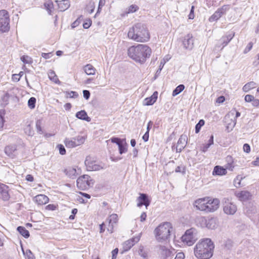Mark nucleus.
I'll use <instances>...</instances> for the list:
<instances>
[{
	"mask_svg": "<svg viewBox=\"0 0 259 259\" xmlns=\"http://www.w3.org/2000/svg\"><path fill=\"white\" fill-rule=\"evenodd\" d=\"M214 245L209 238L200 239L196 244L194 253L198 259H209L213 254Z\"/></svg>",
	"mask_w": 259,
	"mask_h": 259,
	"instance_id": "f257e3e1",
	"label": "nucleus"
},
{
	"mask_svg": "<svg viewBox=\"0 0 259 259\" xmlns=\"http://www.w3.org/2000/svg\"><path fill=\"white\" fill-rule=\"evenodd\" d=\"M152 53L151 48L146 45L138 44L127 49L128 56L135 62L143 64Z\"/></svg>",
	"mask_w": 259,
	"mask_h": 259,
	"instance_id": "f03ea898",
	"label": "nucleus"
},
{
	"mask_svg": "<svg viewBox=\"0 0 259 259\" xmlns=\"http://www.w3.org/2000/svg\"><path fill=\"white\" fill-rule=\"evenodd\" d=\"M127 36L130 39L137 42H147L150 39V34L147 28L141 23H137L131 28Z\"/></svg>",
	"mask_w": 259,
	"mask_h": 259,
	"instance_id": "7ed1b4c3",
	"label": "nucleus"
},
{
	"mask_svg": "<svg viewBox=\"0 0 259 259\" xmlns=\"http://www.w3.org/2000/svg\"><path fill=\"white\" fill-rule=\"evenodd\" d=\"M172 229V225L169 222L160 224L154 231L156 239L159 242L166 241L170 237Z\"/></svg>",
	"mask_w": 259,
	"mask_h": 259,
	"instance_id": "20e7f679",
	"label": "nucleus"
},
{
	"mask_svg": "<svg viewBox=\"0 0 259 259\" xmlns=\"http://www.w3.org/2000/svg\"><path fill=\"white\" fill-rule=\"evenodd\" d=\"M46 1L44 6L49 14L55 9H58L60 11H64L70 6L69 1Z\"/></svg>",
	"mask_w": 259,
	"mask_h": 259,
	"instance_id": "39448f33",
	"label": "nucleus"
},
{
	"mask_svg": "<svg viewBox=\"0 0 259 259\" xmlns=\"http://www.w3.org/2000/svg\"><path fill=\"white\" fill-rule=\"evenodd\" d=\"M198 238L197 230L192 228L185 232L181 237V240L184 244L190 246L194 244Z\"/></svg>",
	"mask_w": 259,
	"mask_h": 259,
	"instance_id": "423d86ee",
	"label": "nucleus"
},
{
	"mask_svg": "<svg viewBox=\"0 0 259 259\" xmlns=\"http://www.w3.org/2000/svg\"><path fill=\"white\" fill-rule=\"evenodd\" d=\"M84 164L88 171H97L103 169L105 164L103 163H98L94 158L90 156H87L84 161Z\"/></svg>",
	"mask_w": 259,
	"mask_h": 259,
	"instance_id": "0eeeda50",
	"label": "nucleus"
},
{
	"mask_svg": "<svg viewBox=\"0 0 259 259\" xmlns=\"http://www.w3.org/2000/svg\"><path fill=\"white\" fill-rule=\"evenodd\" d=\"M10 29L9 17L6 10L0 11V31L5 32Z\"/></svg>",
	"mask_w": 259,
	"mask_h": 259,
	"instance_id": "6e6552de",
	"label": "nucleus"
},
{
	"mask_svg": "<svg viewBox=\"0 0 259 259\" xmlns=\"http://www.w3.org/2000/svg\"><path fill=\"white\" fill-rule=\"evenodd\" d=\"M223 205V211L227 215H234L237 210V205L229 199H224Z\"/></svg>",
	"mask_w": 259,
	"mask_h": 259,
	"instance_id": "1a4fd4ad",
	"label": "nucleus"
},
{
	"mask_svg": "<svg viewBox=\"0 0 259 259\" xmlns=\"http://www.w3.org/2000/svg\"><path fill=\"white\" fill-rule=\"evenodd\" d=\"M156 248L159 259L172 258V251L166 246L158 245Z\"/></svg>",
	"mask_w": 259,
	"mask_h": 259,
	"instance_id": "9d476101",
	"label": "nucleus"
},
{
	"mask_svg": "<svg viewBox=\"0 0 259 259\" xmlns=\"http://www.w3.org/2000/svg\"><path fill=\"white\" fill-rule=\"evenodd\" d=\"M207 201V212H211L216 211L220 206V201L217 198L208 197Z\"/></svg>",
	"mask_w": 259,
	"mask_h": 259,
	"instance_id": "9b49d317",
	"label": "nucleus"
},
{
	"mask_svg": "<svg viewBox=\"0 0 259 259\" xmlns=\"http://www.w3.org/2000/svg\"><path fill=\"white\" fill-rule=\"evenodd\" d=\"M235 110H232L225 116L224 121L227 124V128L232 129L236 123V121L235 119Z\"/></svg>",
	"mask_w": 259,
	"mask_h": 259,
	"instance_id": "f8f14e48",
	"label": "nucleus"
},
{
	"mask_svg": "<svg viewBox=\"0 0 259 259\" xmlns=\"http://www.w3.org/2000/svg\"><path fill=\"white\" fill-rule=\"evenodd\" d=\"M229 9L228 5H224L221 8L219 9L209 18L210 22H213L218 20L222 15L225 14Z\"/></svg>",
	"mask_w": 259,
	"mask_h": 259,
	"instance_id": "ddd939ff",
	"label": "nucleus"
},
{
	"mask_svg": "<svg viewBox=\"0 0 259 259\" xmlns=\"http://www.w3.org/2000/svg\"><path fill=\"white\" fill-rule=\"evenodd\" d=\"M208 198L204 197L196 200L194 203V206L197 209L204 211L207 212V201Z\"/></svg>",
	"mask_w": 259,
	"mask_h": 259,
	"instance_id": "4468645a",
	"label": "nucleus"
},
{
	"mask_svg": "<svg viewBox=\"0 0 259 259\" xmlns=\"http://www.w3.org/2000/svg\"><path fill=\"white\" fill-rule=\"evenodd\" d=\"M94 184V181L90 176L84 175L82 176V190H85L92 187Z\"/></svg>",
	"mask_w": 259,
	"mask_h": 259,
	"instance_id": "2eb2a0df",
	"label": "nucleus"
},
{
	"mask_svg": "<svg viewBox=\"0 0 259 259\" xmlns=\"http://www.w3.org/2000/svg\"><path fill=\"white\" fill-rule=\"evenodd\" d=\"M183 45L184 47L186 49L191 50L194 46V39L192 34L189 33L187 34L183 40Z\"/></svg>",
	"mask_w": 259,
	"mask_h": 259,
	"instance_id": "dca6fc26",
	"label": "nucleus"
},
{
	"mask_svg": "<svg viewBox=\"0 0 259 259\" xmlns=\"http://www.w3.org/2000/svg\"><path fill=\"white\" fill-rule=\"evenodd\" d=\"M140 236H136L125 241L122 244L123 251H126L130 250L136 243L140 240Z\"/></svg>",
	"mask_w": 259,
	"mask_h": 259,
	"instance_id": "f3484780",
	"label": "nucleus"
},
{
	"mask_svg": "<svg viewBox=\"0 0 259 259\" xmlns=\"http://www.w3.org/2000/svg\"><path fill=\"white\" fill-rule=\"evenodd\" d=\"M10 198L8 187L5 184H0V199L7 201Z\"/></svg>",
	"mask_w": 259,
	"mask_h": 259,
	"instance_id": "a211bd4d",
	"label": "nucleus"
},
{
	"mask_svg": "<svg viewBox=\"0 0 259 259\" xmlns=\"http://www.w3.org/2000/svg\"><path fill=\"white\" fill-rule=\"evenodd\" d=\"M138 202L137 203V206L139 207H141L142 205H144L147 207L150 204V201L148 198V196L145 194L140 193V196L137 198V199Z\"/></svg>",
	"mask_w": 259,
	"mask_h": 259,
	"instance_id": "6ab92c4d",
	"label": "nucleus"
},
{
	"mask_svg": "<svg viewBox=\"0 0 259 259\" xmlns=\"http://www.w3.org/2000/svg\"><path fill=\"white\" fill-rule=\"evenodd\" d=\"M5 153L11 158H14L17 154V146L16 145H9L5 148Z\"/></svg>",
	"mask_w": 259,
	"mask_h": 259,
	"instance_id": "aec40b11",
	"label": "nucleus"
},
{
	"mask_svg": "<svg viewBox=\"0 0 259 259\" xmlns=\"http://www.w3.org/2000/svg\"><path fill=\"white\" fill-rule=\"evenodd\" d=\"M64 143L67 148H71L80 145L81 141L80 139H79L78 138H74L71 139H66L64 141Z\"/></svg>",
	"mask_w": 259,
	"mask_h": 259,
	"instance_id": "412c9836",
	"label": "nucleus"
},
{
	"mask_svg": "<svg viewBox=\"0 0 259 259\" xmlns=\"http://www.w3.org/2000/svg\"><path fill=\"white\" fill-rule=\"evenodd\" d=\"M187 144V137L185 135L181 136L176 146V151L180 152L186 146Z\"/></svg>",
	"mask_w": 259,
	"mask_h": 259,
	"instance_id": "4be33fe9",
	"label": "nucleus"
},
{
	"mask_svg": "<svg viewBox=\"0 0 259 259\" xmlns=\"http://www.w3.org/2000/svg\"><path fill=\"white\" fill-rule=\"evenodd\" d=\"M235 195L240 201H246L250 199L251 197L250 192L247 191L236 192Z\"/></svg>",
	"mask_w": 259,
	"mask_h": 259,
	"instance_id": "5701e85b",
	"label": "nucleus"
},
{
	"mask_svg": "<svg viewBox=\"0 0 259 259\" xmlns=\"http://www.w3.org/2000/svg\"><path fill=\"white\" fill-rule=\"evenodd\" d=\"M218 226V221L215 218H210L207 219L206 228L208 229L214 230Z\"/></svg>",
	"mask_w": 259,
	"mask_h": 259,
	"instance_id": "b1692460",
	"label": "nucleus"
},
{
	"mask_svg": "<svg viewBox=\"0 0 259 259\" xmlns=\"http://www.w3.org/2000/svg\"><path fill=\"white\" fill-rule=\"evenodd\" d=\"M49 200V198L43 194L37 195L33 198V200L38 205L45 204L48 202Z\"/></svg>",
	"mask_w": 259,
	"mask_h": 259,
	"instance_id": "393cba45",
	"label": "nucleus"
},
{
	"mask_svg": "<svg viewBox=\"0 0 259 259\" xmlns=\"http://www.w3.org/2000/svg\"><path fill=\"white\" fill-rule=\"evenodd\" d=\"M157 98V92H155L150 97L147 98L145 99L144 105L146 106L152 105L156 102Z\"/></svg>",
	"mask_w": 259,
	"mask_h": 259,
	"instance_id": "a878e982",
	"label": "nucleus"
},
{
	"mask_svg": "<svg viewBox=\"0 0 259 259\" xmlns=\"http://www.w3.org/2000/svg\"><path fill=\"white\" fill-rule=\"evenodd\" d=\"M109 224H111V229L108 228V231L110 233L113 232V224H116L118 221V215L116 214H112L110 215L108 219Z\"/></svg>",
	"mask_w": 259,
	"mask_h": 259,
	"instance_id": "bb28decb",
	"label": "nucleus"
},
{
	"mask_svg": "<svg viewBox=\"0 0 259 259\" xmlns=\"http://www.w3.org/2000/svg\"><path fill=\"white\" fill-rule=\"evenodd\" d=\"M227 173L226 169L220 166H216L214 167L213 171V175L222 176L225 175Z\"/></svg>",
	"mask_w": 259,
	"mask_h": 259,
	"instance_id": "cd10ccee",
	"label": "nucleus"
},
{
	"mask_svg": "<svg viewBox=\"0 0 259 259\" xmlns=\"http://www.w3.org/2000/svg\"><path fill=\"white\" fill-rule=\"evenodd\" d=\"M84 72L87 75H94L96 72V69L91 64H87L83 67Z\"/></svg>",
	"mask_w": 259,
	"mask_h": 259,
	"instance_id": "c85d7f7f",
	"label": "nucleus"
},
{
	"mask_svg": "<svg viewBox=\"0 0 259 259\" xmlns=\"http://www.w3.org/2000/svg\"><path fill=\"white\" fill-rule=\"evenodd\" d=\"M256 84L253 81H250L245 84L243 87V91L245 92H248L250 90L253 89L256 87Z\"/></svg>",
	"mask_w": 259,
	"mask_h": 259,
	"instance_id": "c756f323",
	"label": "nucleus"
},
{
	"mask_svg": "<svg viewBox=\"0 0 259 259\" xmlns=\"http://www.w3.org/2000/svg\"><path fill=\"white\" fill-rule=\"evenodd\" d=\"M207 219L204 217H200L197 220V225L202 228H206Z\"/></svg>",
	"mask_w": 259,
	"mask_h": 259,
	"instance_id": "7c9ffc66",
	"label": "nucleus"
},
{
	"mask_svg": "<svg viewBox=\"0 0 259 259\" xmlns=\"http://www.w3.org/2000/svg\"><path fill=\"white\" fill-rule=\"evenodd\" d=\"M17 230L19 233L25 238H27L29 237V233L25 227L19 226L17 228Z\"/></svg>",
	"mask_w": 259,
	"mask_h": 259,
	"instance_id": "2f4dec72",
	"label": "nucleus"
},
{
	"mask_svg": "<svg viewBox=\"0 0 259 259\" xmlns=\"http://www.w3.org/2000/svg\"><path fill=\"white\" fill-rule=\"evenodd\" d=\"M48 76L50 80L53 82L55 83L59 82V80L54 71L50 70L48 72Z\"/></svg>",
	"mask_w": 259,
	"mask_h": 259,
	"instance_id": "473e14b6",
	"label": "nucleus"
},
{
	"mask_svg": "<svg viewBox=\"0 0 259 259\" xmlns=\"http://www.w3.org/2000/svg\"><path fill=\"white\" fill-rule=\"evenodd\" d=\"M235 33H232V34H230L226 36H224L222 37V41L223 42V47L226 46L230 41L233 38L234 36Z\"/></svg>",
	"mask_w": 259,
	"mask_h": 259,
	"instance_id": "72a5a7b5",
	"label": "nucleus"
},
{
	"mask_svg": "<svg viewBox=\"0 0 259 259\" xmlns=\"http://www.w3.org/2000/svg\"><path fill=\"white\" fill-rule=\"evenodd\" d=\"M185 89V86L183 84L178 85L172 92V96H176L182 92Z\"/></svg>",
	"mask_w": 259,
	"mask_h": 259,
	"instance_id": "f704fd0d",
	"label": "nucleus"
},
{
	"mask_svg": "<svg viewBox=\"0 0 259 259\" xmlns=\"http://www.w3.org/2000/svg\"><path fill=\"white\" fill-rule=\"evenodd\" d=\"M66 175L69 177L73 178L75 176L76 174V170L74 168H69L66 170Z\"/></svg>",
	"mask_w": 259,
	"mask_h": 259,
	"instance_id": "c9c22d12",
	"label": "nucleus"
},
{
	"mask_svg": "<svg viewBox=\"0 0 259 259\" xmlns=\"http://www.w3.org/2000/svg\"><path fill=\"white\" fill-rule=\"evenodd\" d=\"M36 103V99L34 97H31L28 101V106L30 109H34Z\"/></svg>",
	"mask_w": 259,
	"mask_h": 259,
	"instance_id": "e433bc0d",
	"label": "nucleus"
},
{
	"mask_svg": "<svg viewBox=\"0 0 259 259\" xmlns=\"http://www.w3.org/2000/svg\"><path fill=\"white\" fill-rule=\"evenodd\" d=\"M10 96L8 93H5L2 97V104L4 106L6 105L8 103Z\"/></svg>",
	"mask_w": 259,
	"mask_h": 259,
	"instance_id": "4c0bfd02",
	"label": "nucleus"
},
{
	"mask_svg": "<svg viewBox=\"0 0 259 259\" xmlns=\"http://www.w3.org/2000/svg\"><path fill=\"white\" fill-rule=\"evenodd\" d=\"M21 60L25 64H30L32 63V59L28 56H23L21 57Z\"/></svg>",
	"mask_w": 259,
	"mask_h": 259,
	"instance_id": "58836bf2",
	"label": "nucleus"
},
{
	"mask_svg": "<svg viewBox=\"0 0 259 259\" xmlns=\"http://www.w3.org/2000/svg\"><path fill=\"white\" fill-rule=\"evenodd\" d=\"M204 121L203 119H201L199 120L198 123L196 124L195 126V132L196 133H198L200 130L201 127L204 124Z\"/></svg>",
	"mask_w": 259,
	"mask_h": 259,
	"instance_id": "ea45409f",
	"label": "nucleus"
},
{
	"mask_svg": "<svg viewBox=\"0 0 259 259\" xmlns=\"http://www.w3.org/2000/svg\"><path fill=\"white\" fill-rule=\"evenodd\" d=\"M139 9L138 6L136 5H132L130 6L127 9V13H132L136 12Z\"/></svg>",
	"mask_w": 259,
	"mask_h": 259,
	"instance_id": "a19ab883",
	"label": "nucleus"
},
{
	"mask_svg": "<svg viewBox=\"0 0 259 259\" xmlns=\"http://www.w3.org/2000/svg\"><path fill=\"white\" fill-rule=\"evenodd\" d=\"M138 252L140 255H141L143 258H146L147 256V253L144 250V247L143 246H140Z\"/></svg>",
	"mask_w": 259,
	"mask_h": 259,
	"instance_id": "79ce46f5",
	"label": "nucleus"
},
{
	"mask_svg": "<svg viewBox=\"0 0 259 259\" xmlns=\"http://www.w3.org/2000/svg\"><path fill=\"white\" fill-rule=\"evenodd\" d=\"M41 122L40 120H38L36 121V130H37V132L39 133L40 134H41L43 133L41 127Z\"/></svg>",
	"mask_w": 259,
	"mask_h": 259,
	"instance_id": "37998d69",
	"label": "nucleus"
},
{
	"mask_svg": "<svg viewBox=\"0 0 259 259\" xmlns=\"http://www.w3.org/2000/svg\"><path fill=\"white\" fill-rule=\"evenodd\" d=\"M119 152L120 154L125 153L127 151V149L121 143L120 144H118Z\"/></svg>",
	"mask_w": 259,
	"mask_h": 259,
	"instance_id": "c03bdc74",
	"label": "nucleus"
},
{
	"mask_svg": "<svg viewBox=\"0 0 259 259\" xmlns=\"http://www.w3.org/2000/svg\"><path fill=\"white\" fill-rule=\"evenodd\" d=\"M57 147L59 150V153L61 155H65L66 153V150L65 149L64 146L63 145L59 144L57 145Z\"/></svg>",
	"mask_w": 259,
	"mask_h": 259,
	"instance_id": "a18cd8bd",
	"label": "nucleus"
},
{
	"mask_svg": "<svg viewBox=\"0 0 259 259\" xmlns=\"http://www.w3.org/2000/svg\"><path fill=\"white\" fill-rule=\"evenodd\" d=\"M82 120H85L88 122H90L91 120V118L88 116L87 112L84 110H82Z\"/></svg>",
	"mask_w": 259,
	"mask_h": 259,
	"instance_id": "49530a36",
	"label": "nucleus"
},
{
	"mask_svg": "<svg viewBox=\"0 0 259 259\" xmlns=\"http://www.w3.org/2000/svg\"><path fill=\"white\" fill-rule=\"evenodd\" d=\"M92 24V21L90 19L86 20V21L83 23L82 26L84 28H89Z\"/></svg>",
	"mask_w": 259,
	"mask_h": 259,
	"instance_id": "de8ad7c7",
	"label": "nucleus"
},
{
	"mask_svg": "<svg viewBox=\"0 0 259 259\" xmlns=\"http://www.w3.org/2000/svg\"><path fill=\"white\" fill-rule=\"evenodd\" d=\"M25 133L28 136H32L33 135V131L30 125H28L25 129Z\"/></svg>",
	"mask_w": 259,
	"mask_h": 259,
	"instance_id": "09e8293b",
	"label": "nucleus"
},
{
	"mask_svg": "<svg viewBox=\"0 0 259 259\" xmlns=\"http://www.w3.org/2000/svg\"><path fill=\"white\" fill-rule=\"evenodd\" d=\"M242 179V178L239 176H238L236 177V179L234 181L235 185L236 187H239L240 185L241 180Z\"/></svg>",
	"mask_w": 259,
	"mask_h": 259,
	"instance_id": "8fccbe9b",
	"label": "nucleus"
},
{
	"mask_svg": "<svg viewBox=\"0 0 259 259\" xmlns=\"http://www.w3.org/2000/svg\"><path fill=\"white\" fill-rule=\"evenodd\" d=\"M253 46V44L251 42H250L246 47L245 49L244 50V53L246 54L249 51L251 50Z\"/></svg>",
	"mask_w": 259,
	"mask_h": 259,
	"instance_id": "3c124183",
	"label": "nucleus"
},
{
	"mask_svg": "<svg viewBox=\"0 0 259 259\" xmlns=\"http://www.w3.org/2000/svg\"><path fill=\"white\" fill-rule=\"evenodd\" d=\"M80 17H78L74 22H73L71 24V28H75L76 27H77V26H78L79 25V24L80 23Z\"/></svg>",
	"mask_w": 259,
	"mask_h": 259,
	"instance_id": "603ef678",
	"label": "nucleus"
},
{
	"mask_svg": "<svg viewBox=\"0 0 259 259\" xmlns=\"http://www.w3.org/2000/svg\"><path fill=\"white\" fill-rule=\"evenodd\" d=\"M26 253L27 259H34V256L30 250H27Z\"/></svg>",
	"mask_w": 259,
	"mask_h": 259,
	"instance_id": "864d4df0",
	"label": "nucleus"
},
{
	"mask_svg": "<svg viewBox=\"0 0 259 259\" xmlns=\"http://www.w3.org/2000/svg\"><path fill=\"white\" fill-rule=\"evenodd\" d=\"M254 97L250 95H247L245 97V101L247 102H250L251 101H253L254 100Z\"/></svg>",
	"mask_w": 259,
	"mask_h": 259,
	"instance_id": "5fc2aeb1",
	"label": "nucleus"
},
{
	"mask_svg": "<svg viewBox=\"0 0 259 259\" xmlns=\"http://www.w3.org/2000/svg\"><path fill=\"white\" fill-rule=\"evenodd\" d=\"M111 141L112 143H116L118 146V144H120L122 143L121 140L118 138H112Z\"/></svg>",
	"mask_w": 259,
	"mask_h": 259,
	"instance_id": "6e6d98bb",
	"label": "nucleus"
},
{
	"mask_svg": "<svg viewBox=\"0 0 259 259\" xmlns=\"http://www.w3.org/2000/svg\"><path fill=\"white\" fill-rule=\"evenodd\" d=\"M83 97L86 99L88 100L90 97V93L88 90H83Z\"/></svg>",
	"mask_w": 259,
	"mask_h": 259,
	"instance_id": "4d7b16f0",
	"label": "nucleus"
},
{
	"mask_svg": "<svg viewBox=\"0 0 259 259\" xmlns=\"http://www.w3.org/2000/svg\"><path fill=\"white\" fill-rule=\"evenodd\" d=\"M118 252V248H115L112 251V258L111 259H116V256Z\"/></svg>",
	"mask_w": 259,
	"mask_h": 259,
	"instance_id": "13d9d810",
	"label": "nucleus"
},
{
	"mask_svg": "<svg viewBox=\"0 0 259 259\" xmlns=\"http://www.w3.org/2000/svg\"><path fill=\"white\" fill-rule=\"evenodd\" d=\"M184 253L182 252H180L177 254L175 259H184Z\"/></svg>",
	"mask_w": 259,
	"mask_h": 259,
	"instance_id": "bf43d9fd",
	"label": "nucleus"
},
{
	"mask_svg": "<svg viewBox=\"0 0 259 259\" xmlns=\"http://www.w3.org/2000/svg\"><path fill=\"white\" fill-rule=\"evenodd\" d=\"M234 168V165L233 163H228L226 166L225 169H228L230 171H233Z\"/></svg>",
	"mask_w": 259,
	"mask_h": 259,
	"instance_id": "052dcab7",
	"label": "nucleus"
},
{
	"mask_svg": "<svg viewBox=\"0 0 259 259\" xmlns=\"http://www.w3.org/2000/svg\"><path fill=\"white\" fill-rule=\"evenodd\" d=\"M243 150L244 152L248 153L250 151V146L248 144H245L243 145Z\"/></svg>",
	"mask_w": 259,
	"mask_h": 259,
	"instance_id": "680f3d73",
	"label": "nucleus"
},
{
	"mask_svg": "<svg viewBox=\"0 0 259 259\" xmlns=\"http://www.w3.org/2000/svg\"><path fill=\"white\" fill-rule=\"evenodd\" d=\"M105 1H99L98 9L97 13H100L101 8L105 5Z\"/></svg>",
	"mask_w": 259,
	"mask_h": 259,
	"instance_id": "e2e57ef3",
	"label": "nucleus"
},
{
	"mask_svg": "<svg viewBox=\"0 0 259 259\" xmlns=\"http://www.w3.org/2000/svg\"><path fill=\"white\" fill-rule=\"evenodd\" d=\"M67 94V97H69L70 98H73L77 96L76 92H68Z\"/></svg>",
	"mask_w": 259,
	"mask_h": 259,
	"instance_id": "0e129e2a",
	"label": "nucleus"
},
{
	"mask_svg": "<svg viewBox=\"0 0 259 259\" xmlns=\"http://www.w3.org/2000/svg\"><path fill=\"white\" fill-rule=\"evenodd\" d=\"M146 217H147V215H146V212H143L141 216H140V221L141 222H144L146 220Z\"/></svg>",
	"mask_w": 259,
	"mask_h": 259,
	"instance_id": "69168bd1",
	"label": "nucleus"
},
{
	"mask_svg": "<svg viewBox=\"0 0 259 259\" xmlns=\"http://www.w3.org/2000/svg\"><path fill=\"white\" fill-rule=\"evenodd\" d=\"M143 139L145 142H147L149 139V133L148 131H146L145 134L143 136Z\"/></svg>",
	"mask_w": 259,
	"mask_h": 259,
	"instance_id": "338daca9",
	"label": "nucleus"
},
{
	"mask_svg": "<svg viewBox=\"0 0 259 259\" xmlns=\"http://www.w3.org/2000/svg\"><path fill=\"white\" fill-rule=\"evenodd\" d=\"M210 146H209L208 143L204 145L201 148L202 151L205 152Z\"/></svg>",
	"mask_w": 259,
	"mask_h": 259,
	"instance_id": "774afa93",
	"label": "nucleus"
}]
</instances>
